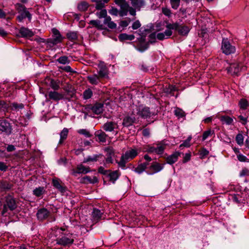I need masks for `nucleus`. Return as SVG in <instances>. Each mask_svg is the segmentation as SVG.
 <instances>
[{"instance_id":"nucleus-15","label":"nucleus","mask_w":249,"mask_h":249,"mask_svg":"<svg viewBox=\"0 0 249 249\" xmlns=\"http://www.w3.org/2000/svg\"><path fill=\"white\" fill-rule=\"evenodd\" d=\"M164 164H160L156 161L153 162L149 167V169L152 171L150 174H153L161 171L164 168Z\"/></svg>"},{"instance_id":"nucleus-20","label":"nucleus","mask_w":249,"mask_h":249,"mask_svg":"<svg viewBox=\"0 0 249 249\" xmlns=\"http://www.w3.org/2000/svg\"><path fill=\"white\" fill-rule=\"evenodd\" d=\"M52 183L53 186L60 192L63 193L65 191V187L62 185V182L59 179L53 178Z\"/></svg>"},{"instance_id":"nucleus-9","label":"nucleus","mask_w":249,"mask_h":249,"mask_svg":"<svg viewBox=\"0 0 249 249\" xmlns=\"http://www.w3.org/2000/svg\"><path fill=\"white\" fill-rule=\"evenodd\" d=\"M221 49L223 53L228 55L234 53L235 47L230 44L227 39H223L222 42Z\"/></svg>"},{"instance_id":"nucleus-37","label":"nucleus","mask_w":249,"mask_h":249,"mask_svg":"<svg viewBox=\"0 0 249 249\" xmlns=\"http://www.w3.org/2000/svg\"><path fill=\"white\" fill-rule=\"evenodd\" d=\"M45 192V190L43 187H39L36 188L33 191V194L36 196H40Z\"/></svg>"},{"instance_id":"nucleus-27","label":"nucleus","mask_w":249,"mask_h":249,"mask_svg":"<svg viewBox=\"0 0 249 249\" xmlns=\"http://www.w3.org/2000/svg\"><path fill=\"white\" fill-rule=\"evenodd\" d=\"M103 213L100 210L97 209H93L92 215V217L95 221H97L101 219Z\"/></svg>"},{"instance_id":"nucleus-25","label":"nucleus","mask_w":249,"mask_h":249,"mask_svg":"<svg viewBox=\"0 0 249 249\" xmlns=\"http://www.w3.org/2000/svg\"><path fill=\"white\" fill-rule=\"evenodd\" d=\"M19 33L22 37H31L34 35L32 31L25 27L20 29Z\"/></svg>"},{"instance_id":"nucleus-39","label":"nucleus","mask_w":249,"mask_h":249,"mask_svg":"<svg viewBox=\"0 0 249 249\" xmlns=\"http://www.w3.org/2000/svg\"><path fill=\"white\" fill-rule=\"evenodd\" d=\"M92 94V90L90 89H88L83 92V98L86 100L89 99L91 97Z\"/></svg>"},{"instance_id":"nucleus-26","label":"nucleus","mask_w":249,"mask_h":249,"mask_svg":"<svg viewBox=\"0 0 249 249\" xmlns=\"http://www.w3.org/2000/svg\"><path fill=\"white\" fill-rule=\"evenodd\" d=\"M104 23L107 25L108 27L111 29H115L117 27L116 24L111 21V18L109 16L106 17V18H105L104 20Z\"/></svg>"},{"instance_id":"nucleus-13","label":"nucleus","mask_w":249,"mask_h":249,"mask_svg":"<svg viewBox=\"0 0 249 249\" xmlns=\"http://www.w3.org/2000/svg\"><path fill=\"white\" fill-rule=\"evenodd\" d=\"M16 8L19 11L21 12V16L24 18H27L30 21L31 20V14L27 10L26 8L23 5L20 4H17L16 5Z\"/></svg>"},{"instance_id":"nucleus-28","label":"nucleus","mask_w":249,"mask_h":249,"mask_svg":"<svg viewBox=\"0 0 249 249\" xmlns=\"http://www.w3.org/2000/svg\"><path fill=\"white\" fill-rule=\"evenodd\" d=\"M166 146V145L162 143L156 144V154L158 155H161L163 154Z\"/></svg>"},{"instance_id":"nucleus-16","label":"nucleus","mask_w":249,"mask_h":249,"mask_svg":"<svg viewBox=\"0 0 249 249\" xmlns=\"http://www.w3.org/2000/svg\"><path fill=\"white\" fill-rule=\"evenodd\" d=\"M48 96L49 99L55 101L60 100L64 98L63 94L59 93L55 90L49 91Z\"/></svg>"},{"instance_id":"nucleus-30","label":"nucleus","mask_w":249,"mask_h":249,"mask_svg":"<svg viewBox=\"0 0 249 249\" xmlns=\"http://www.w3.org/2000/svg\"><path fill=\"white\" fill-rule=\"evenodd\" d=\"M69 130L67 128H64L60 133L59 143H62L67 138Z\"/></svg>"},{"instance_id":"nucleus-64","label":"nucleus","mask_w":249,"mask_h":249,"mask_svg":"<svg viewBox=\"0 0 249 249\" xmlns=\"http://www.w3.org/2000/svg\"><path fill=\"white\" fill-rule=\"evenodd\" d=\"M191 159V154L186 153L183 159V162H186L188 161Z\"/></svg>"},{"instance_id":"nucleus-19","label":"nucleus","mask_w":249,"mask_h":249,"mask_svg":"<svg viewBox=\"0 0 249 249\" xmlns=\"http://www.w3.org/2000/svg\"><path fill=\"white\" fill-rule=\"evenodd\" d=\"M180 155V153L179 152H175L172 155H169L166 158L167 163L169 164H173L177 161L178 157Z\"/></svg>"},{"instance_id":"nucleus-43","label":"nucleus","mask_w":249,"mask_h":249,"mask_svg":"<svg viewBox=\"0 0 249 249\" xmlns=\"http://www.w3.org/2000/svg\"><path fill=\"white\" fill-rule=\"evenodd\" d=\"M132 3L133 5L137 8H140L144 5L143 0H133Z\"/></svg>"},{"instance_id":"nucleus-46","label":"nucleus","mask_w":249,"mask_h":249,"mask_svg":"<svg viewBox=\"0 0 249 249\" xmlns=\"http://www.w3.org/2000/svg\"><path fill=\"white\" fill-rule=\"evenodd\" d=\"M199 153L200 158L203 159L209 154V152L206 148H203L199 150Z\"/></svg>"},{"instance_id":"nucleus-52","label":"nucleus","mask_w":249,"mask_h":249,"mask_svg":"<svg viewBox=\"0 0 249 249\" xmlns=\"http://www.w3.org/2000/svg\"><path fill=\"white\" fill-rule=\"evenodd\" d=\"M235 139H236V142L239 145H241L243 144L244 139H243V136L241 134H237L236 135Z\"/></svg>"},{"instance_id":"nucleus-4","label":"nucleus","mask_w":249,"mask_h":249,"mask_svg":"<svg viewBox=\"0 0 249 249\" xmlns=\"http://www.w3.org/2000/svg\"><path fill=\"white\" fill-rule=\"evenodd\" d=\"M56 244L63 246H69L74 242L72 234L68 233L61 235L56 239Z\"/></svg>"},{"instance_id":"nucleus-36","label":"nucleus","mask_w":249,"mask_h":249,"mask_svg":"<svg viewBox=\"0 0 249 249\" xmlns=\"http://www.w3.org/2000/svg\"><path fill=\"white\" fill-rule=\"evenodd\" d=\"M83 180L85 182H89L90 183H95L98 182V179L96 177H93L91 178L89 176H86L83 178Z\"/></svg>"},{"instance_id":"nucleus-6","label":"nucleus","mask_w":249,"mask_h":249,"mask_svg":"<svg viewBox=\"0 0 249 249\" xmlns=\"http://www.w3.org/2000/svg\"><path fill=\"white\" fill-rule=\"evenodd\" d=\"M246 67L241 63H234L227 69L228 72L231 75H237L241 71H245Z\"/></svg>"},{"instance_id":"nucleus-50","label":"nucleus","mask_w":249,"mask_h":249,"mask_svg":"<svg viewBox=\"0 0 249 249\" xmlns=\"http://www.w3.org/2000/svg\"><path fill=\"white\" fill-rule=\"evenodd\" d=\"M172 8L177 9L179 5L180 0H170Z\"/></svg>"},{"instance_id":"nucleus-1","label":"nucleus","mask_w":249,"mask_h":249,"mask_svg":"<svg viewBox=\"0 0 249 249\" xmlns=\"http://www.w3.org/2000/svg\"><path fill=\"white\" fill-rule=\"evenodd\" d=\"M17 208V204L14 198L11 196H8L5 197V203L3 205L2 215L4 216H8L10 213Z\"/></svg>"},{"instance_id":"nucleus-49","label":"nucleus","mask_w":249,"mask_h":249,"mask_svg":"<svg viewBox=\"0 0 249 249\" xmlns=\"http://www.w3.org/2000/svg\"><path fill=\"white\" fill-rule=\"evenodd\" d=\"M146 169L144 168V166L140 164L135 169L134 171L138 174H141L143 173Z\"/></svg>"},{"instance_id":"nucleus-3","label":"nucleus","mask_w":249,"mask_h":249,"mask_svg":"<svg viewBox=\"0 0 249 249\" xmlns=\"http://www.w3.org/2000/svg\"><path fill=\"white\" fill-rule=\"evenodd\" d=\"M93 2L96 3L95 7L98 10H101L96 12V15L99 18L107 17V11L105 9H102L105 6V4L107 3L109 0H91Z\"/></svg>"},{"instance_id":"nucleus-22","label":"nucleus","mask_w":249,"mask_h":249,"mask_svg":"<svg viewBox=\"0 0 249 249\" xmlns=\"http://www.w3.org/2000/svg\"><path fill=\"white\" fill-rule=\"evenodd\" d=\"M100 77L97 74H94L88 76V79L92 85H96L100 82Z\"/></svg>"},{"instance_id":"nucleus-51","label":"nucleus","mask_w":249,"mask_h":249,"mask_svg":"<svg viewBox=\"0 0 249 249\" xmlns=\"http://www.w3.org/2000/svg\"><path fill=\"white\" fill-rule=\"evenodd\" d=\"M213 133V132L212 131L211 129H209L208 130L204 131L202 135V141H205Z\"/></svg>"},{"instance_id":"nucleus-33","label":"nucleus","mask_w":249,"mask_h":249,"mask_svg":"<svg viewBox=\"0 0 249 249\" xmlns=\"http://www.w3.org/2000/svg\"><path fill=\"white\" fill-rule=\"evenodd\" d=\"M89 24L92 25L98 30H103L104 29L103 24L99 20H91L89 21Z\"/></svg>"},{"instance_id":"nucleus-34","label":"nucleus","mask_w":249,"mask_h":249,"mask_svg":"<svg viewBox=\"0 0 249 249\" xmlns=\"http://www.w3.org/2000/svg\"><path fill=\"white\" fill-rule=\"evenodd\" d=\"M11 109L14 111H18L24 108V105L23 104H18L13 103L11 106Z\"/></svg>"},{"instance_id":"nucleus-47","label":"nucleus","mask_w":249,"mask_h":249,"mask_svg":"<svg viewBox=\"0 0 249 249\" xmlns=\"http://www.w3.org/2000/svg\"><path fill=\"white\" fill-rule=\"evenodd\" d=\"M175 114L179 118H182L185 116V112L179 108H177L175 110Z\"/></svg>"},{"instance_id":"nucleus-38","label":"nucleus","mask_w":249,"mask_h":249,"mask_svg":"<svg viewBox=\"0 0 249 249\" xmlns=\"http://www.w3.org/2000/svg\"><path fill=\"white\" fill-rule=\"evenodd\" d=\"M88 3L85 1H82L80 2L77 5V8L80 11H86L88 9Z\"/></svg>"},{"instance_id":"nucleus-35","label":"nucleus","mask_w":249,"mask_h":249,"mask_svg":"<svg viewBox=\"0 0 249 249\" xmlns=\"http://www.w3.org/2000/svg\"><path fill=\"white\" fill-rule=\"evenodd\" d=\"M118 177L119 174L117 171H113L108 175L109 180L112 181L113 183H114V182L118 179Z\"/></svg>"},{"instance_id":"nucleus-31","label":"nucleus","mask_w":249,"mask_h":249,"mask_svg":"<svg viewBox=\"0 0 249 249\" xmlns=\"http://www.w3.org/2000/svg\"><path fill=\"white\" fill-rule=\"evenodd\" d=\"M99 142H106L107 135L103 131H98L96 134Z\"/></svg>"},{"instance_id":"nucleus-29","label":"nucleus","mask_w":249,"mask_h":249,"mask_svg":"<svg viewBox=\"0 0 249 249\" xmlns=\"http://www.w3.org/2000/svg\"><path fill=\"white\" fill-rule=\"evenodd\" d=\"M219 119L223 124H225L227 125L231 124L233 122V119L228 116H222Z\"/></svg>"},{"instance_id":"nucleus-44","label":"nucleus","mask_w":249,"mask_h":249,"mask_svg":"<svg viewBox=\"0 0 249 249\" xmlns=\"http://www.w3.org/2000/svg\"><path fill=\"white\" fill-rule=\"evenodd\" d=\"M57 61L60 64L65 65L66 64H69L70 61L67 56H63L59 57L57 59Z\"/></svg>"},{"instance_id":"nucleus-12","label":"nucleus","mask_w":249,"mask_h":249,"mask_svg":"<svg viewBox=\"0 0 249 249\" xmlns=\"http://www.w3.org/2000/svg\"><path fill=\"white\" fill-rule=\"evenodd\" d=\"M89 172V167H87L82 164H79L77 166L76 170H72L71 175L76 177L77 174H87Z\"/></svg>"},{"instance_id":"nucleus-2","label":"nucleus","mask_w":249,"mask_h":249,"mask_svg":"<svg viewBox=\"0 0 249 249\" xmlns=\"http://www.w3.org/2000/svg\"><path fill=\"white\" fill-rule=\"evenodd\" d=\"M132 107L133 115H137L144 119L149 118L152 115V113L148 107H144L142 105L139 106L135 105Z\"/></svg>"},{"instance_id":"nucleus-24","label":"nucleus","mask_w":249,"mask_h":249,"mask_svg":"<svg viewBox=\"0 0 249 249\" xmlns=\"http://www.w3.org/2000/svg\"><path fill=\"white\" fill-rule=\"evenodd\" d=\"M62 37L60 34H57L56 36H53L52 38L48 40V42L50 44L56 45L61 42Z\"/></svg>"},{"instance_id":"nucleus-18","label":"nucleus","mask_w":249,"mask_h":249,"mask_svg":"<svg viewBox=\"0 0 249 249\" xmlns=\"http://www.w3.org/2000/svg\"><path fill=\"white\" fill-rule=\"evenodd\" d=\"M108 71L107 67L103 64L99 65L98 76L101 78L108 77Z\"/></svg>"},{"instance_id":"nucleus-57","label":"nucleus","mask_w":249,"mask_h":249,"mask_svg":"<svg viewBox=\"0 0 249 249\" xmlns=\"http://www.w3.org/2000/svg\"><path fill=\"white\" fill-rule=\"evenodd\" d=\"M249 175V170L246 168H243L239 174V176L241 177H244Z\"/></svg>"},{"instance_id":"nucleus-56","label":"nucleus","mask_w":249,"mask_h":249,"mask_svg":"<svg viewBox=\"0 0 249 249\" xmlns=\"http://www.w3.org/2000/svg\"><path fill=\"white\" fill-rule=\"evenodd\" d=\"M130 22V19H128L127 20H122L120 21L119 23V25L123 27V28L126 27L129 24Z\"/></svg>"},{"instance_id":"nucleus-53","label":"nucleus","mask_w":249,"mask_h":249,"mask_svg":"<svg viewBox=\"0 0 249 249\" xmlns=\"http://www.w3.org/2000/svg\"><path fill=\"white\" fill-rule=\"evenodd\" d=\"M239 106L241 108L246 109L248 106L247 101L244 99H241L239 102Z\"/></svg>"},{"instance_id":"nucleus-23","label":"nucleus","mask_w":249,"mask_h":249,"mask_svg":"<svg viewBox=\"0 0 249 249\" xmlns=\"http://www.w3.org/2000/svg\"><path fill=\"white\" fill-rule=\"evenodd\" d=\"M91 109L95 114H99L103 111V104L101 103L96 104L92 107Z\"/></svg>"},{"instance_id":"nucleus-58","label":"nucleus","mask_w":249,"mask_h":249,"mask_svg":"<svg viewBox=\"0 0 249 249\" xmlns=\"http://www.w3.org/2000/svg\"><path fill=\"white\" fill-rule=\"evenodd\" d=\"M146 150L149 153H156V144L153 145H148Z\"/></svg>"},{"instance_id":"nucleus-8","label":"nucleus","mask_w":249,"mask_h":249,"mask_svg":"<svg viewBox=\"0 0 249 249\" xmlns=\"http://www.w3.org/2000/svg\"><path fill=\"white\" fill-rule=\"evenodd\" d=\"M172 35L171 29L167 28L163 33H152L150 35L149 37L150 39L155 38L157 37L160 40H162L166 38H169Z\"/></svg>"},{"instance_id":"nucleus-5","label":"nucleus","mask_w":249,"mask_h":249,"mask_svg":"<svg viewBox=\"0 0 249 249\" xmlns=\"http://www.w3.org/2000/svg\"><path fill=\"white\" fill-rule=\"evenodd\" d=\"M167 28L174 29L177 30L178 33L182 36L187 35L190 31V28L185 25H179L178 23L173 24H168L166 26Z\"/></svg>"},{"instance_id":"nucleus-45","label":"nucleus","mask_w":249,"mask_h":249,"mask_svg":"<svg viewBox=\"0 0 249 249\" xmlns=\"http://www.w3.org/2000/svg\"><path fill=\"white\" fill-rule=\"evenodd\" d=\"M77 132L81 135H84L85 137L87 138H89L91 137V134L86 129H81L77 130Z\"/></svg>"},{"instance_id":"nucleus-11","label":"nucleus","mask_w":249,"mask_h":249,"mask_svg":"<svg viewBox=\"0 0 249 249\" xmlns=\"http://www.w3.org/2000/svg\"><path fill=\"white\" fill-rule=\"evenodd\" d=\"M141 149H130L126 151L123 155V158H125L128 160L133 159L141 152Z\"/></svg>"},{"instance_id":"nucleus-42","label":"nucleus","mask_w":249,"mask_h":249,"mask_svg":"<svg viewBox=\"0 0 249 249\" xmlns=\"http://www.w3.org/2000/svg\"><path fill=\"white\" fill-rule=\"evenodd\" d=\"M67 37L71 40H75L77 38V34L75 32H70L67 34Z\"/></svg>"},{"instance_id":"nucleus-63","label":"nucleus","mask_w":249,"mask_h":249,"mask_svg":"<svg viewBox=\"0 0 249 249\" xmlns=\"http://www.w3.org/2000/svg\"><path fill=\"white\" fill-rule=\"evenodd\" d=\"M7 169V166L3 162H0V170L5 171Z\"/></svg>"},{"instance_id":"nucleus-17","label":"nucleus","mask_w":249,"mask_h":249,"mask_svg":"<svg viewBox=\"0 0 249 249\" xmlns=\"http://www.w3.org/2000/svg\"><path fill=\"white\" fill-rule=\"evenodd\" d=\"M118 128V124L114 122H107L103 124L102 128L106 131L111 132Z\"/></svg>"},{"instance_id":"nucleus-40","label":"nucleus","mask_w":249,"mask_h":249,"mask_svg":"<svg viewBox=\"0 0 249 249\" xmlns=\"http://www.w3.org/2000/svg\"><path fill=\"white\" fill-rule=\"evenodd\" d=\"M99 155H94L93 156H89L86 158H85L83 162L87 163L89 161H95L97 160L98 158L99 157Z\"/></svg>"},{"instance_id":"nucleus-62","label":"nucleus","mask_w":249,"mask_h":249,"mask_svg":"<svg viewBox=\"0 0 249 249\" xmlns=\"http://www.w3.org/2000/svg\"><path fill=\"white\" fill-rule=\"evenodd\" d=\"M238 118L239 119V121L241 123H242L243 124H245L247 123V118L244 117L242 115H239L238 116Z\"/></svg>"},{"instance_id":"nucleus-48","label":"nucleus","mask_w":249,"mask_h":249,"mask_svg":"<svg viewBox=\"0 0 249 249\" xmlns=\"http://www.w3.org/2000/svg\"><path fill=\"white\" fill-rule=\"evenodd\" d=\"M128 161L125 158H123V155L121 156L120 161L118 162L119 166L122 169H124L125 167V164Z\"/></svg>"},{"instance_id":"nucleus-55","label":"nucleus","mask_w":249,"mask_h":249,"mask_svg":"<svg viewBox=\"0 0 249 249\" xmlns=\"http://www.w3.org/2000/svg\"><path fill=\"white\" fill-rule=\"evenodd\" d=\"M237 157L238 160L241 162H248L249 160L245 156L242 154H238Z\"/></svg>"},{"instance_id":"nucleus-60","label":"nucleus","mask_w":249,"mask_h":249,"mask_svg":"<svg viewBox=\"0 0 249 249\" xmlns=\"http://www.w3.org/2000/svg\"><path fill=\"white\" fill-rule=\"evenodd\" d=\"M60 68L64 70V71L68 72H74L75 71L72 70L71 67L70 66H66L64 67H60Z\"/></svg>"},{"instance_id":"nucleus-61","label":"nucleus","mask_w":249,"mask_h":249,"mask_svg":"<svg viewBox=\"0 0 249 249\" xmlns=\"http://www.w3.org/2000/svg\"><path fill=\"white\" fill-rule=\"evenodd\" d=\"M141 26V24L140 23V21L139 20H136L133 23L132 27L133 29L136 30L140 28Z\"/></svg>"},{"instance_id":"nucleus-7","label":"nucleus","mask_w":249,"mask_h":249,"mask_svg":"<svg viewBox=\"0 0 249 249\" xmlns=\"http://www.w3.org/2000/svg\"><path fill=\"white\" fill-rule=\"evenodd\" d=\"M115 3L120 7L119 15L121 17L126 16L129 9V5L126 2L125 0H117L115 1Z\"/></svg>"},{"instance_id":"nucleus-14","label":"nucleus","mask_w":249,"mask_h":249,"mask_svg":"<svg viewBox=\"0 0 249 249\" xmlns=\"http://www.w3.org/2000/svg\"><path fill=\"white\" fill-rule=\"evenodd\" d=\"M136 115L133 114V111L131 116H127L125 117L123 121V125L124 127H128L132 125L136 121V119L135 117Z\"/></svg>"},{"instance_id":"nucleus-41","label":"nucleus","mask_w":249,"mask_h":249,"mask_svg":"<svg viewBox=\"0 0 249 249\" xmlns=\"http://www.w3.org/2000/svg\"><path fill=\"white\" fill-rule=\"evenodd\" d=\"M50 87L55 91L60 89L59 84L58 82L52 80L50 82Z\"/></svg>"},{"instance_id":"nucleus-59","label":"nucleus","mask_w":249,"mask_h":249,"mask_svg":"<svg viewBox=\"0 0 249 249\" xmlns=\"http://www.w3.org/2000/svg\"><path fill=\"white\" fill-rule=\"evenodd\" d=\"M109 13L111 15L117 16L119 14V11L115 7H112L111 9L109 11Z\"/></svg>"},{"instance_id":"nucleus-21","label":"nucleus","mask_w":249,"mask_h":249,"mask_svg":"<svg viewBox=\"0 0 249 249\" xmlns=\"http://www.w3.org/2000/svg\"><path fill=\"white\" fill-rule=\"evenodd\" d=\"M49 214V212L45 208H42L38 210L36 213L38 219L42 220L47 218Z\"/></svg>"},{"instance_id":"nucleus-32","label":"nucleus","mask_w":249,"mask_h":249,"mask_svg":"<svg viewBox=\"0 0 249 249\" xmlns=\"http://www.w3.org/2000/svg\"><path fill=\"white\" fill-rule=\"evenodd\" d=\"M135 38V36L133 35H128L126 34H120L119 36V39L121 41L123 40H132Z\"/></svg>"},{"instance_id":"nucleus-10","label":"nucleus","mask_w":249,"mask_h":249,"mask_svg":"<svg viewBox=\"0 0 249 249\" xmlns=\"http://www.w3.org/2000/svg\"><path fill=\"white\" fill-rule=\"evenodd\" d=\"M12 126L10 124L5 120H0V131L5 133L6 135H10L12 132Z\"/></svg>"},{"instance_id":"nucleus-54","label":"nucleus","mask_w":249,"mask_h":249,"mask_svg":"<svg viewBox=\"0 0 249 249\" xmlns=\"http://www.w3.org/2000/svg\"><path fill=\"white\" fill-rule=\"evenodd\" d=\"M162 12L165 16L168 17H170L172 14L170 9L166 7L162 8Z\"/></svg>"}]
</instances>
